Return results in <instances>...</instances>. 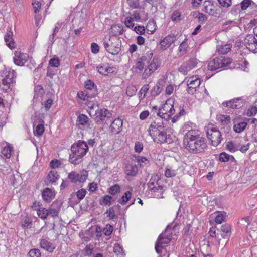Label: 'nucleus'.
<instances>
[{
  "label": "nucleus",
  "instance_id": "1",
  "mask_svg": "<svg viewBox=\"0 0 257 257\" xmlns=\"http://www.w3.org/2000/svg\"><path fill=\"white\" fill-rule=\"evenodd\" d=\"M183 146L193 154L203 153L207 148L206 139L200 136L199 131L196 130H188L183 138Z\"/></svg>",
  "mask_w": 257,
  "mask_h": 257
},
{
  "label": "nucleus",
  "instance_id": "2",
  "mask_svg": "<svg viewBox=\"0 0 257 257\" xmlns=\"http://www.w3.org/2000/svg\"><path fill=\"white\" fill-rule=\"evenodd\" d=\"M88 150V147L86 143L79 141L71 147L69 161L75 165L79 164L82 161V157L86 154Z\"/></svg>",
  "mask_w": 257,
  "mask_h": 257
},
{
  "label": "nucleus",
  "instance_id": "3",
  "mask_svg": "<svg viewBox=\"0 0 257 257\" xmlns=\"http://www.w3.org/2000/svg\"><path fill=\"white\" fill-rule=\"evenodd\" d=\"M103 44L107 52L112 55H117L121 50V41L116 36L106 37L103 41Z\"/></svg>",
  "mask_w": 257,
  "mask_h": 257
},
{
  "label": "nucleus",
  "instance_id": "4",
  "mask_svg": "<svg viewBox=\"0 0 257 257\" xmlns=\"http://www.w3.org/2000/svg\"><path fill=\"white\" fill-rule=\"evenodd\" d=\"M174 101L171 99L167 100L165 103L157 112V114L162 118L168 119L175 112L173 107Z\"/></svg>",
  "mask_w": 257,
  "mask_h": 257
},
{
  "label": "nucleus",
  "instance_id": "5",
  "mask_svg": "<svg viewBox=\"0 0 257 257\" xmlns=\"http://www.w3.org/2000/svg\"><path fill=\"white\" fill-rule=\"evenodd\" d=\"M208 139L214 146H218L222 141L221 134L219 130L212 126H208L206 130Z\"/></svg>",
  "mask_w": 257,
  "mask_h": 257
},
{
  "label": "nucleus",
  "instance_id": "6",
  "mask_svg": "<svg viewBox=\"0 0 257 257\" xmlns=\"http://www.w3.org/2000/svg\"><path fill=\"white\" fill-rule=\"evenodd\" d=\"M231 62V60L230 58L221 56L210 60L208 64V68L210 70H214L228 66Z\"/></svg>",
  "mask_w": 257,
  "mask_h": 257
},
{
  "label": "nucleus",
  "instance_id": "7",
  "mask_svg": "<svg viewBox=\"0 0 257 257\" xmlns=\"http://www.w3.org/2000/svg\"><path fill=\"white\" fill-rule=\"evenodd\" d=\"M16 77V73L14 71L6 73L2 79L0 78V89L4 92H7L11 88Z\"/></svg>",
  "mask_w": 257,
  "mask_h": 257
},
{
  "label": "nucleus",
  "instance_id": "8",
  "mask_svg": "<svg viewBox=\"0 0 257 257\" xmlns=\"http://www.w3.org/2000/svg\"><path fill=\"white\" fill-rule=\"evenodd\" d=\"M202 11L214 17H218L220 14V7L211 1H205L203 3Z\"/></svg>",
  "mask_w": 257,
  "mask_h": 257
},
{
  "label": "nucleus",
  "instance_id": "9",
  "mask_svg": "<svg viewBox=\"0 0 257 257\" xmlns=\"http://www.w3.org/2000/svg\"><path fill=\"white\" fill-rule=\"evenodd\" d=\"M88 177V172L83 170L79 173L72 171L68 175V179L73 183L77 182H84Z\"/></svg>",
  "mask_w": 257,
  "mask_h": 257
},
{
  "label": "nucleus",
  "instance_id": "10",
  "mask_svg": "<svg viewBox=\"0 0 257 257\" xmlns=\"http://www.w3.org/2000/svg\"><path fill=\"white\" fill-rule=\"evenodd\" d=\"M153 57V52L151 51H148L145 55L142 56L137 61L135 66L136 70L139 71L143 70L146 68L147 64L149 63V60H151Z\"/></svg>",
  "mask_w": 257,
  "mask_h": 257
},
{
  "label": "nucleus",
  "instance_id": "11",
  "mask_svg": "<svg viewBox=\"0 0 257 257\" xmlns=\"http://www.w3.org/2000/svg\"><path fill=\"white\" fill-rule=\"evenodd\" d=\"M244 41L245 45L250 52L257 53V40L253 35H246Z\"/></svg>",
  "mask_w": 257,
  "mask_h": 257
},
{
  "label": "nucleus",
  "instance_id": "12",
  "mask_svg": "<svg viewBox=\"0 0 257 257\" xmlns=\"http://www.w3.org/2000/svg\"><path fill=\"white\" fill-rule=\"evenodd\" d=\"M159 66V62L157 59L153 58L152 60H149V63L147 64L146 68L145 69L143 76L144 78L149 76Z\"/></svg>",
  "mask_w": 257,
  "mask_h": 257
},
{
  "label": "nucleus",
  "instance_id": "13",
  "mask_svg": "<svg viewBox=\"0 0 257 257\" xmlns=\"http://www.w3.org/2000/svg\"><path fill=\"white\" fill-rule=\"evenodd\" d=\"M15 56L13 58L14 63L19 66H23L29 59L28 54L22 53L20 51L15 52Z\"/></svg>",
  "mask_w": 257,
  "mask_h": 257
},
{
  "label": "nucleus",
  "instance_id": "14",
  "mask_svg": "<svg viewBox=\"0 0 257 257\" xmlns=\"http://www.w3.org/2000/svg\"><path fill=\"white\" fill-rule=\"evenodd\" d=\"M171 240V237L166 238L165 233L161 234L157 239L155 245L156 251L159 254L161 253L162 245L163 244H168Z\"/></svg>",
  "mask_w": 257,
  "mask_h": 257
},
{
  "label": "nucleus",
  "instance_id": "15",
  "mask_svg": "<svg viewBox=\"0 0 257 257\" xmlns=\"http://www.w3.org/2000/svg\"><path fill=\"white\" fill-rule=\"evenodd\" d=\"M163 128L164 126L162 122L155 121L150 124L148 131L149 135L152 138H154V136H155Z\"/></svg>",
  "mask_w": 257,
  "mask_h": 257
},
{
  "label": "nucleus",
  "instance_id": "16",
  "mask_svg": "<svg viewBox=\"0 0 257 257\" xmlns=\"http://www.w3.org/2000/svg\"><path fill=\"white\" fill-rule=\"evenodd\" d=\"M176 39V36L174 34L167 35L160 42V45L161 49L164 50H166Z\"/></svg>",
  "mask_w": 257,
  "mask_h": 257
},
{
  "label": "nucleus",
  "instance_id": "17",
  "mask_svg": "<svg viewBox=\"0 0 257 257\" xmlns=\"http://www.w3.org/2000/svg\"><path fill=\"white\" fill-rule=\"evenodd\" d=\"M244 101L241 98H237L232 99L226 102H223L224 106L229 107L232 109H239L243 106Z\"/></svg>",
  "mask_w": 257,
  "mask_h": 257
},
{
  "label": "nucleus",
  "instance_id": "18",
  "mask_svg": "<svg viewBox=\"0 0 257 257\" xmlns=\"http://www.w3.org/2000/svg\"><path fill=\"white\" fill-rule=\"evenodd\" d=\"M97 114L95 116V121L96 123L100 124L103 121L105 118H110L111 116V113L108 110L105 109H100L96 112Z\"/></svg>",
  "mask_w": 257,
  "mask_h": 257
},
{
  "label": "nucleus",
  "instance_id": "19",
  "mask_svg": "<svg viewBox=\"0 0 257 257\" xmlns=\"http://www.w3.org/2000/svg\"><path fill=\"white\" fill-rule=\"evenodd\" d=\"M97 68L99 73L104 75H108L109 74L113 73L116 71L115 67L110 66L108 65L98 66L97 67Z\"/></svg>",
  "mask_w": 257,
  "mask_h": 257
},
{
  "label": "nucleus",
  "instance_id": "20",
  "mask_svg": "<svg viewBox=\"0 0 257 257\" xmlns=\"http://www.w3.org/2000/svg\"><path fill=\"white\" fill-rule=\"evenodd\" d=\"M40 246L41 248L52 252L55 249V247L52 243L50 242L48 239L41 238L40 240Z\"/></svg>",
  "mask_w": 257,
  "mask_h": 257
},
{
  "label": "nucleus",
  "instance_id": "21",
  "mask_svg": "<svg viewBox=\"0 0 257 257\" xmlns=\"http://www.w3.org/2000/svg\"><path fill=\"white\" fill-rule=\"evenodd\" d=\"M154 141L157 143H163L168 142V137L166 132L164 131L163 128L160 131L158 134L154 136V138H152Z\"/></svg>",
  "mask_w": 257,
  "mask_h": 257
},
{
  "label": "nucleus",
  "instance_id": "22",
  "mask_svg": "<svg viewBox=\"0 0 257 257\" xmlns=\"http://www.w3.org/2000/svg\"><path fill=\"white\" fill-rule=\"evenodd\" d=\"M122 124L121 119L119 118L114 119L110 127L111 131L114 134H118L121 130Z\"/></svg>",
  "mask_w": 257,
  "mask_h": 257
},
{
  "label": "nucleus",
  "instance_id": "23",
  "mask_svg": "<svg viewBox=\"0 0 257 257\" xmlns=\"http://www.w3.org/2000/svg\"><path fill=\"white\" fill-rule=\"evenodd\" d=\"M43 199L46 201H50L55 196L54 190L47 188L43 190L42 194Z\"/></svg>",
  "mask_w": 257,
  "mask_h": 257
},
{
  "label": "nucleus",
  "instance_id": "24",
  "mask_svg": "<svg viewBox=\"0 0 257 257\" xmlns=\"http://www.w3.org/2000/svg\"><path fill=\"white\" fill-rule=\"evenodd\" d=\"M77 121L82 126L86 125L89 128L93 127V124L89 122L88 117L86 115L83 114L79 115L77 117Z\"/></svg>",
  "mask_w": 257,
  "mask_h": 257
},
{
  "label": "nucleus",
  "instance_id": "25",
  "mask_svg": "<svg viewBox=\"0 0 257 257\" xmlns=\"http://www.w3.org/2000/svg\"><path fill=\"white\" fill-rule=\"evenodd\" d=\"M87 107L88 111L91 117L95 116L97 114L96 112L99 109L98 105L93 101L89 102Z\"/></svg>",
  "mask_w": 257,
  "mask_h": 257
},
{
  "label": "nucleus",
  "instance_id": "26",
  "mask_svg": "<svg viewBox=\"0 0 257 257\" xmlns=\"http://www.w3.org/2000/svg\"><path fill=\"white\" fill-rule=\"evenodd\" d=\"M13 32L11 29L7 33L4 39L6 45L10 48L13 49L15 47V43L13 38Z\"/></svg>",
  "mask_w": 257,
  "mask_h": 257
},
{
  "label": "nucleus",
  "instance_id": "27",
  "mask_svg": "<svg viewBox=\"0 0 257 257\" xmlns=\"http://www.w3.org/2000/svg\"><path fill=\"white\" fill-rule=\"evenodd\" d=\"M200 84V79L195 76L190 77L187 81L188 86H190L192 88L196 89Z\"/></svg>",
  "mask_w": 257,
  "mask_h": 257
},
{
  "label": "nucleus",
  "instance_id": "28",
  "mask_svg": "<svg viewBox=\"0 0 257 257\" xmlns=\"http://www.w3.org/2000/svg\"><path fill=\"white\" fill-rule=\"evenodd\" d=\"M178 169L173 166L168 165L165 168V176L167 178L175 176L177 174Z\"/></svg>",
  "mask_w": 257,
  "mask_h": 257
},
{
  "label": "nucleus",
  "instance_id": "29",
  "mask_svg": "<svg viewBox=\"0 0 257 257\" xmlns=\"http://www.w3.org/2000/svg\"><path fill=\"white\" fill-rule=\"evenodd\" d=\"M138 167L136 165L128 164L125 167V173L128 176H134L138 172Z\"/></svg>",
  "mask_w": 257,
  "mask_h": 257
},
{
  "label": "nucleus",
  "instance_id": "30",
  "mask_svg": "<svg viewBox=\"0 0 257 257\" xmlns=\"http://www.w3.org/2000/svg\"><path fill=\"white\" fill-rule=\"evenodd\" d=\"M232 47L230 44H226L224 45H218L217 50L218 52L222 54H225L230 52Z\"/></svg>",
  "mask_w": 257,
  "mask_h": 257
},
{
  "label": "nucleus",
  "instance_id": "31",
  "mask_svg": "<svg viewBox=\"0 0 257 257\" xmlns=\"http://www.w3.org/2000/svg\"><path fill=\"white\" fill-rule=\"evenodd\" d=\"M60 207L57 206L56 208L54 207V203L52 204L51 207H50L48 210V216L50 215L52 217H55L58 216L60 212Z\"/></svg>",
  "mask_w": 257,
  "mask_h": 257
},
{
  "label": "nucleus",
  "instance_id": "32",
  "mask_svg": "<svg viewBox=\"0 0 257 257\" xmlns=\"http://www.w3.org/2000/svg\"><path fill=\"white\" fill-rule=\"evenodd\" d=\"M123 32V28L122 26L120 25L116 24L111 26V32L113 35L112 36H116L117 35L121 34H122Z\"/></svg>",
  "mask_w": 257,
  "mask_h": 257
},
{
  "label": "nucleus",
  "instance_id": "33",
  "mask_svg": "<svg viewBox=\"0 0 257 257\" xmlns=\"http://www.w3.org/2000/svg\"><path fill=\"white\" fill-rule=\"evenodd\" d=\"M59 175L57 172L55 170H51L49 172L47 176V179L49 182L54 183L59 179Z\"/></svg>",
  "mask_w": 257,
  "mask_h": 257
},
{
  "label": "nucleus",
  "instance_id": "34",
  "mask_svg": "<svg viewBox=\"0 0 257 257\" xmlns=\"http://www.w3.org/2000/svg\"><path fill=\"white\" fill-rule=\"evenodd\" d=\"M221 231L223 234H221L223 238L228 237L231 235V227L228 224H224L221 226Z\"/></svg>",
  "mask_w": 257,
  "mask_h": 257
},
{
  "label": "nucleus",
  "instance_id": "35",
  "mask_svg": "<svg viewBox=\"0 0 257 257\" xmlns=\"http://www.w3.org/2000/svg\"><path fill=\"white\" fill-rule=\"evenodd\" d=\"M247 123L246 122H241L236 124H235L233 126V130L236 133L242 132L246 127Z\"/></svg>",
  "mask_w": 257,
  "mask_h": 257
},
{
  "label": "nucleus",
  "instance_id": "36",
  "mask_svg": "<svg viewBox=\"0 0 257 257\" xmlns=\"http://www.w3.org/2000/svg\"><path fill=\"white\" fill-rule=\"evenodd\" d=\"M198 64V60L196 58H191L186 64L188 66V69L190 71L193 68L197 67Z\"/></svg>",
  "mask_w": 257,
  "mask_h": 257
},
{
  "label": "nucleus",
  "instance_id": "37",
  "mask_svg": "<svg viewBox=\"0 0 257 257\" xmlns=\"http://www.w3.org/2000/svg\"><path fill=\"white\" fill-rule=\"evenodd\" d=\"M131 196L132 193L128 191L126 192L122 196L121 198L118 200V202L121 205H125L131 198Z\"/></svg>",
  "mask_w": 257,
  "mask_h": 257
},
{
  "label": "nucleus",
  "instance_id": "38",
  "mask_svg": "<svg viewBox=\"0 0 257 257\" xmlns=\"http://www.w3.org/2000/svg\"><path fill=\"white\" fill-rule=\"evenodd\" d=\"M149 89V84H145L141 88L139 94L140 100H143L145 97L146 93L147 92Z\"/></svg>",
  "mask_w": 257,
  "mask_h": 257
},
{
  "label": "nucleus",
  "instance_id": "39",
  "mask_svg": "<svg viewBox=\"0 0 257 257\" xmlns=\"http://www.w3.org/2000/svg\"><path fill=\"white\" fill-rule=\"evenodd\" d=\"M38 216L42 219H46L48 216V210L44 208L41 207L37 212Z\"/></svg>",
  "mask_w": 257,
  "mask_h": 257
},
{
  "label": "nucleus",
  "instance_id": "40",
  "mask_svg": "<svg viewBox=\"0 0 257 257\" xmlns=\"http://www.w3.org/2000/svg\"><path fill=\"white\" fill-rule=\"evenodd\" d=\"M230 157L234 159L233 156L229 155L225 152H222L220 154L219 159L222 162H226L229 161Z\"/></svg>",
  "mask_w": 257,
  "mask_h": 257
},
{
  "label": "nucleus",
  "instance_id": "41",
  "mask_svg": "<svg viewBox=\"0 0 257 257\" xmlns=\"http://www.w3.org/2000/svg\"><path fill=\"white\" fill-rule=\"evenodd\" d=\"M12 148L9 145L5 146L2 151V154L7 158H9L11 156Z\"/></svg>",
  "mask_w": 257,
  "mask_h": 257
},
{
  "label": "nucleus",
  "instance_id": "42",
  "mask_svg": "<svg viewBox=\"0 0 257 257\" xmlns=\"http://www.w3.org/2000/svg\"><path fill=\"white\" fill-rule=\"evenodd\" d=\"M217 1L219 4L220 8L223 7L228 8L232 5L231 0H217Z\"/></svg>",
  "mask_w": 257,
  "mask_h": 257
},
{
  "label": "nucleus",
  "instance_id": "43",
  "mask_svg": "<svg viewBox=\"0 0 257 257\" xmlns=\"http://www.w3.org/2000/svg\"><path fill=\"white\" fill-rule=\"evenodd\" d=\"M120 191V186L118 184H115L111 186L109 189L108 192L111 195H115Z\"/></svg>",
  "mask_w": 257,
  "mask_h": 257
},
{
  "label": "nucleus",
  "instance_id": "44",
  "mask_svg": "<svg viewBox=\"0 0 257 257\" xmlns=\"http://www.w3.org/2000/svg\"><path fill=\"white\" fill-rule=\"evenodd\" d=\"M112 197L108 195H105L103 197L102 202H100L101 205L110 206Z\"/></svg>",
  "mask_w": 257,
  "mask_h": 257
},
{
  "label": "nucleus",
  "instance_id": "45",
  "mask_svg": "<svg viewBox=\"0 0 257 257\" xmlns=\"http://www.w3.org/2000/svg\"><path fill=\"white\" fill-rule=\"evenodd\" d=\"M187 48V44L186 43L185 41H183L180 45L178 49V51L180 54H178V55L181 56L183 55Z\"/></svg>",
  "mask_w": 257,
  "mask_h": 257
},
{
  "label": "nucleus",
  "instance_id": "46",
  "mask_svg": "<svg viewBox=\"0 0 257 257\" xmlns=\"http://www.w3.org/2000/svg\"><path fill=\"white\" fill-rule=\"evenodd\" d=\"M113 250L117 255H122L124 253L122 247L118 244L114 245Z\"/></svg>",
  "mask_w": 257,
  "mask_h": 257
},
{
  "label": "nucleus",
  "instance_id": "47",
  "mask_svg": "<svg viewBox=\"0 0 257 257\" xmlns=\"http://www.w3.org/2000/svg\"><path fill=\"white\" fill-rule=\"evenodd\" d=\"M147 30L150 31L151 34H153L156 29V24L153 22H149L146 26Z\"/></svg>",
  "mask_w": 257,
  "mask_h": 257
},
{
  "label": "nucleus",
  "instance_id": "48",
  "mask_svg": "<svg viewBox=\"0 0 257 257\" xmlns=\"http://www.w3.org/2000/svg\"><path fill=\"white\" fill-rule=\"evenodd\" d=\"M113 230V227L110 224H107L103 228V233L105 235L109 236L111 234Z\"/></svg>",
  "mask_w": 257,
  "mask_h": 257
},
{
  "label": "nucleus",
  "instance_id": "49",
  "mask_svg": "<svg viewBox=\"0 0 257 257\" xmlns=\"http://www.w3.org/2000/svg\"><path fill=\"white\" fill-rule=\"evenodd\" d=\"M137 91V88L135 87L132 86L127 87L126 89V93L127 96L131 97L135 95Z\"/></svg>",
  "mask_w": 257,
  "mask_h": 257
},
{
  "label": "nucleus",
  "instance_id": "50",
  "mask_svg": "<svg viewBox=\"0 0 257 257\" xmlns=\"http://www.w3.org/2000/svg\"><path fill=\"white\" fill-rule=\"evenodd\" d=\"M28 254L30 257H40L41 253L39 249H31Z\"/></svg>",
  "mask_w": 257,
  "mask_h": 257
},
{
  "label": "nucleus",
  "instance_id": "51",
  "mask_svg": "<svg viewBox=\"0 0 257 257\" xmlns=\"http://www.w3.org/2000/svg\"><path fill=\"white\" fill-rule=\"evenodd\" d=\"M133 18L131 17H127L125 18L124 24L127 27L132 28L134 26V23H133Z\"/></svg>",
  "mask_w": 257,
  "mask_h": 257
},
{
  "label": "nucleus",
  "instance_id": "52",
  "mask_svg": "<svg viewBox=\"0 0 257 257\" xmlns=\"http://www.w3.org/2000/svg\"><path fill=\"white\" fill-rule=\"evenodd\" d=\"M49 63L52 67H57L60 65V61L57 58H53L49 60Z\"/></svg>",
  "mask_w": 257,
  "mask_h": 257
},
{
  "label": "nucleus",
  "instance_id": "53",
  "mask_svg": "<svg viewBox=\"0 0 257 257\" xmlns=\"http://www.w3.org/2000/svg\"><path fill=\"white\" fill-rule=\"evenodd\" d=\"M225 218V215L222 213H219L216 216L215 221L217 223L221 224L224 220Z\"/></svg>",
  "mask_w": 257,
  "mask_h": 257
},
{
  "label": "nucleus",
  "instance_id": "54",
  "mask_svg": "<svg viewBox=\"0 0 257 257\" xmlns=\"http://www.w3.org/2000/svg\"><path fill=\"white\" fill-rule=\"evenodd\" d=\"M44 131V125L42 124H38L34 131V133H36L38 136H41Z\"/></svg>",
  "mask_w": 257,
  "mask_h": 257
},
{
  "label": "nucleus",
  "instance_id": "55",
  "mask_svg": "<svg viewBox=\"0 0 257 257\" xmlns=\"http://www.w3.org/2000/svg\"><path fill=\"white\" fill-rule=\"evenodd\" d=\"M251 0H243L240 3V7L242 10H246L251 5Z\"/></svg>",
  "mask_w": 257,
  "mask_h": 257
},
{
  "label": "nucleus",
  "instance_id": "56",
  "mask_svg": "<svg viewBox=\"0 0 257 257\" xmlns=\"http://www.w3.org/2000/svg\"><path fill=\"white\" fill-rule=\"evenodd\" d=\"M86 191L84 189H81L79 190L76 192V195L78 199L82 200L83 199L86 195Z\"/></svg>",
  "mask_w": 257,
  "mask_h": 257
},
{
  "label": "nucleus",
  "instance_id": "57",
  "mask_svg": "<svg viewBox=\"0 0 257 257\" xmlns=\"http://www.w3.org/2000/svg\"><path fill=\"white\" fill-rule=\"evenodd\" d=\"M21 224L23 227L29 228L31 227L32 221L29 219L25 218L22 220Z\"/></svg>",
  "mask_w": 257,
  "mask_h": 257
},
{
  "label": "nucleus",
  "instance_id": "58",
  "mask_svg": "<svg viewBox=\"0 0 257 257\" xmlns=\"http://www.w3.org/2000/svg\"><path fill=\"white\" fill-rule=\"evenodd\" d=\"M180 13L178 11H175L172 15L171 19L174 22H178L180 20Z\"/></svg>",
  "mask_w": 257,
  "mask_h": 257
},
{
  "label": "nucleus",
  "instance_id": "59",
  "mask_svg": "<svg viewBox=\"0 0 257 257\" xmlns=\"http://www.w3.org/2000/svg\"><path fill=\"white\" fill-rule=\"evenodd\" d=\"M34 12L35 14L38 13L41 9V4L38 1H35L34 3L32 4Z\"/></svg>",
  "mask_w": 257,
  "mask_h": 257
},
{
  "label": "nucleus",
  "instance_id": "60",
  "mask_svg": "<svg viewBox=\"0 0 257 257\" xmlns=\"http://www.w3.org/2000/svg\"><path fill=\"white\" fill-rule=\"evenodd\" d=\"M226 147L227 149L231 152H235L238 150L232 142H228L226 144Z\"/></svg>",
  "mask_w": 257,
  "mask_h": 257
},
{
  "label": "nucleus",
  "instance_id": "61",
  "mask_svg": "<svg viewBox=\"0 0 257 257\" xmlns=\"http://www.w3.org/2000/svg\"><path fill=\"white\" fill-rule=\"evenodd\" d=\"M139 0H127V2L131 8L135 9L139 6Z\"/></svg>",
  "mask_w": 257,
  "mask_h": 257
},
{
  "label": "nucleus",
  "instance_id": "62",
  "mask_svg": "<svg viewBox=\"0 0 257 257\" xmlns=\"http://www.w3.org/2000/svg\"><path fill=\"white\" fill-rule=\"evenodd\" d=\"M91 49L92 53L97 54L99 51V47L96 43H92L91 44Z\"/></svg>",
  "mask_w": 257,
  "mask_h": 257
},
{
  "label": "nucleus",
  "instance_id": "63",
  "mask_svg": "<svg viewBox=\"0 0 257 257\" xmlns=\"http://www.w3.org/2000/svg\"><path fill=\"white\" fill-rule=\"evenodd\" d=\"M143 148V144L140 142H137L135 143L134 149L136 152L140 153L141 152Z\"/></svg>",
  "mask_w": 257,
  "mask_h": 257
},
{
  "label": "nucleus",
  "instance_id": "64",
  "mask_svg": "<svg viewBox=\"0 0 257 257\" xmlns=\"http://www.w3.org/2000/svg\"><path fill=\"white\" fill-rule=\"evenodd\" d=\"M106 214H107V217H108L110 219H113L115 217V212L113 207L110 208L106 211Z\"/></svg>",
  "mask_w": 257,
  "mask_h": 257
}]
</instances>
